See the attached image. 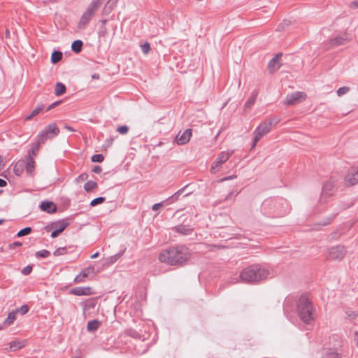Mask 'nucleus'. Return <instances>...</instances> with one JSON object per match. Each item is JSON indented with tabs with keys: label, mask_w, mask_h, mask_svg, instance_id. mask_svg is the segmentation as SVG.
Listing matches in <instances>:
<instances>
[{
	"label": "nucleus",
	"mask_w": 358,
	"mask_h": 358,
	"mask_svg": "<svg viewBox=\"0 0 358 358\" xmlns=\"http://www.w3.org/2000/svg\"><path fill=\"white\" fill-rule=\"evenodd\" d=\"M191 250L185 245L170 246L162 250L159 255V260L169 266L181 267L187 264L192 257Z\"/></svg>",
	"instance_id": "f257e3e1"
},
{
	"label": "nucleus",
	"mask_w": 358,
	"mask_h": 358,
	"mask_svg": "<svg viewBox=\"0 0 358 358\" xmlns=\"http://www.w3.org/2000/svg\"><path fill=\"white\" fill-rule=\"evenodd\" d=\"M269 270L259 264L249 266L242 270L240 278L247 283H258L268 278Z\"/></svg>",
	"instance_id": "f03ea898"
},
{
	"label": "nucleus",
	"mask_w": 358,
	"mask_h": 358,
	"mask_svg": "<svg viewBox=\"0 0 358 358\" xmlns=\"http://www.w3.org/2000/svg\"><path fill=\"white\" fill-rule=\"evenodd\" d=\"M285 201L282 198H268L262 204V210L265 214L272 217H282L285 215Z\"/></svg>",
	"instance_id": "7ed1b4c3"
},
{
	"label": "nucleus",
	"mask_w": 358,
	"mask_h": 358,
	"mask_svg": "<svg viewBox=\"0 0 358 358\" xmlns=\"http://www.w3.org/2000/svg\"><path fill=\"white\" fill-rule=\"evenodd\" d=\"M103 1V0H92L91 1L78 22L77 28L79 30H83L87 27L96 11L102 5Z\"/></svg>",
	"instance_id": "20e7f679"
},
{
	"label": "nucleus",
	"mask_w": 358,
	"mask_h": 358,
	"mask_svg": "<svg viewBox=\"0 0 358 358\" xmlns=\"http://www.w3.org/2000/svg\"><path fill=\"white\" fill-rule=\"evenodd\" d=\"M279 122L278 119H267L260 124L254 131V139L252 148H255L257 142L266 134H268L273 127Z\"/></svg>",
	"instance_id": "39448f33"
},
{
	"label": "nucleus",
	"mask_w": 358,
	"mask_h": 358,
	"mask_svg": "<svg viewBox=\"0 0 358 358\" xmlns=\"http://www.w3.org/2000/svg\"><path fill=\"white\" fill-rule=\"evenodd\" d=\"M298 313L310 314L315 313V307L306 294H301L296 302Z\"/></svg>",
	"instance_id": "423d86ee"
},
{
	"label": "nucleus",
	"mask_w": 358,
	"mask_h": 358,
	"mask_svg": "<svg viewBox=\"0 0 358 358\" xmlns=\"http://www.w3.org/2000/svg\"><path fill=\"white\" fill-rule=\"evenodd\" d=\"M59 133V129L55 123L50 124L41 131L37 136V143L43 145L48 138H52Z\"/></svg>",
	"instance_id": "0eeeda50"
},
{
	"label": "nucleus",
	"mask_w": 358,
	"mask_h": 358,
	"mask_svg": "<svg viewBox=\"0 0 358 358\" xmlns=\"http://www.w3.org/2000/svg\"><path fill=\"white\" fill-rule=\"evenodd\" d=\"M336 180L331 178L322 186L320 201L322 203H327L336 192Z\"/></svg>",
	"instance_id": "6e6552de"
},
{
	"label": "nucleus",
	"mask_w": 358,
	"mask_h": 358,
	"mask_svg": "<svg viewBox=\"0 0 358 358\" xmlns=\"http://www.w3.org/2000/svg\"><path fill=\"white\" fill-rule=\"evenodd\" d=\"M347 250L344 245H337L327 250L326 259L328 261L341 262L346 255Z\"/></svg>",
	"instance_id": "1a4fd4ad"
},
{
	"label": "nucleus",
	"mask_w": 358,
	"mask_h": 358,
	"mask_svg": "<svg viewBox=\"0 0 358 358\" xmlns=\"http://www.w3.org/2000/svg\"><path fill=\"white\" fill-rule=\"evenodd\" d=\"M289 320L292 321L295 320L299 327L304 326H309L312 324L315 317L313 315H291Z\"/></svg>",
	"instance_id": "9d476101"
},
{
	"label": "nucleus",
	"mask_w": 358,
	"mask_h": 358,
	"mask_svg": "<svg viewBox=\"0 0 358 358\" xmlns=\"http://www.w3.org/2000/svg\"><path fill=\"white\" fill-rule=\"evenodd\" d=\"M346 186L351 187L358 183V167L350 168L344 178Z\"/></svg>",
	"instance_id": "9b49d317"
},
{
	"label": "nucleus",
	"mask_w": 358,
	"mask_h": 358,
	"mask_svg": "<svg viewBox=\"0 0 358 358\" xmlns=\"http://www.w3.org/2000/svg\"><path fill=\"white\" fill-rule=\"evenodd\" d=\"M306 94L302 92H296L290 94H287L286 99L284 101V103L287 106H291L299 102L302 100H305Z\"/></svg>",
	"instance_id": "f8f14e48"
},
{
	"label": "nucleus",
	"mask_w": 358,
	"mask_h": 358,
	"mask_svg": "<svg viewBox=\"0 0 358 358\" xmlns=\"http://www.w3.org/2000/svg\"><path fill=\"white\" fill-rule=\"evenodd\" d=\"M231 155V152H221L217 156L215 161L213 162L211 167V171L213 173H216L220 169V167L222 166V164H223L229 159Z\"/></svg>",
	"instance_id": "ddd939ff"
},
{
	"label": "nucleus",
	"mask_w": 358,
	"mask_h": 358,
	"mask_svg": "<svg viewBox=\"0 0 358 358\" xmlns=\"http://www.w3.org/2000/svg\"><path fill=\"white\" fill-rule=\"evenodd\" d=\"M350 41V38L347 33L341 34L334 38H331L329 42L330 48H336L339 45H345Z\"/></svg>",
	"instance_id": "4468645a"
},
{
	"label": "nucleus",
	"mask_w": 358,
	"mask_h": 358,
	"mask_svg": "<svg viewBox=\"0 0 358 358\" xmlns=\"http://www.w3.org/2000/svg\"><path fill=\"white\" fill-rule=\"evenodd\" d=\"M282 53H278L275 55L274 57H273L268 64V69L269 71V73L273 74L275 71L278 70L281 66L282 64L280 63V60L282 58Z\"/></svg>",
	"instance_id": "2eb2a0df"
},
{
	"label": "nucleus",
	"mask_w": 358,
	"mask_h": 358,
	"mask_svg": "<svg viewBox=\"0 0 358 358\" xmlns=\"http://www.w3.org/2000/svg\"><path fill=\"white\" fill-rule=\"evenodd\" d=\"M69 293L76 296H89L95 294L91 287H76L71 288Z\"/></svg>",
	"instance_id": "dca6fc26"
},
{
	"label": "nucleus",
	"mask_w": 358,
	"mask_h": 358,
	"mask_svg": "<svg viewBox=\"0 0 358 358\" xmlns=\"http://www.w3.org/2000/svg\"><path fill=\"white\" fill-rule=\"evenodd\" d=\"M69 225V223L64 220H61L52 224V228H55L52 233L50 236L52 238H56L59 234H61Z\"/></svg>",
	"instance_id": "f3484780"
},
{
	"label": "nucleus",
	"mask_w": 358,
	"mask_h": 358,
	"mask_svg": "<svg viewBox=\"0 0 358 358\" xmlns=\"http://www.w3.org/2000/svg\"><path fill=\"white\" fill-rule=\"evenodd\" d=\"M192 129H187L186 130L184 131V132L182 134L179 133L176 136L175 141L178 145H185L189 141L190 138L192 136Z\"/></svg>",
	"instance_id": "a211bd4d"
},
{
	"label": "nucleus",
	"mask_w": 358,
	"mask_h": 358,
	"mask_svg": "<svg viewBox=\"0 0 358 358\" xmlns=\"http://www.w3.org/2000/svg\"><path fill=\"white\" fill-rule=\"evenodd\" d=\"M16 320V315H0V330L12 324Z\"/></svg>",
	"instance_id": "6ab92c4d"
},
{
	"label": "nucleus",
	"mask_w": 358,
	"mask_h": 358,
	"mask_svg": "<svg viewBox=\"0 0 358 358\" xmlns=\"http://www.w3.org/2000/svg\"><path fill=\"white\" fill-rule=\"evenodd\" d=\"M41 209L48 213H53L57 211V207L55 203L49 201H43L40 204Z\"/></svg>",
	"instance_id": "aec40b11"
},
{
	"label": "nucleus",
	"mask_w": 358,
	"mask_h": 358,
	"mask_svg": "<svg viewBox=\"0 0 358 358\" xmlns=\"http://www.w3.org/2000/svg\"><path fill=\"white\" fill-rule=\"evenodd\" d=\"M174 230L185 236L191 235L194 231V228L189 224H178L174 227Z\"/></svg>",
	"instance_id": "412c9836"
},
{
	"label": "nucleus",
	"mask_w": 358,
	"mask_h": 358,
	"mask_svg": "<svg viewBox=\"0 0 358 358\" xmlns=\"http://www.w3.org/2000/svg\"><path fill=\"white\" fill-rule=\"evenodd\" d=\"M9 350L10 351H17L22 348H23L27 345V341L25 340H15L10 343H9Z\"/></svg>",
	"instance_id": "4be33fe9"
},
{
	"label": "nucleus",
	"mask_w": 358,
	"mask_h": 358,
	"mask_svg": "<svg viewBox=\"0 0 358 358\" xmlns=\"http://www.w3.org/2000/svg\"><path fill=\"white\" fill-rule=\"evenodd\" d=\"M118 1L108 0L102 10V13L106 15L110 14L117 6Z\"/></svg>",
	"instance_id": "5701e85b"
},
{
	"label": "nucleus",
	"mask_w": 358,
	"mask_h": 358,
	"mask_svg": "<svg viewBox=\"0 0 358 358\" xmlns=\"http://www.w3.org/2000/svg\"><path fill=\"white\" fill-rule=\"evenodd\" d=\"M25 159H26L25 170L27 173L31 174L34 171V164H35L34 158H32L31 157H29V158H25Z\"/></svg>",
	"instance_id": "b1692460"
},
{
	"label": "nucleus",
	"mask_w": 358,
	"mask_h": 358,
	"mask_svg": "<svg viewBox=\"0 0 358 358\" xmlns=\"http://www.w3.org/2000/svg\"><path fill=\"white\" fill-rule=\"evenodd\" d=\"M40 144L37 142L35 143H32L31 145L30 150L28 151L25 158H29V157H31L34 158L38 152Z\"/></svg>",
	"instance_id": "393cba45"
},
{
	"label": "nucleus",
	"mask_w": 358,
	"mask_h": 358,
	"mask_svg": "<svg viewBox=\"0 0 358 358\" xmlns=\"http://www.w3.org/2000/svg\"><path fill=\"white\" fill-rule=\"evenodd\" d=\"M24 166V162L23 160L17 162L13 166V171L15 174L20 176L23 172Z\"/></svg>",
	"instance_id": "a878e982"
},
{
	"label": "nucleus",
	"mask_w": 358,
	"mask_h": 358,
	"mask_svg": "<svg viewBox=\"0 0 358 358\" xmlns=\"http://www.w3.org/2000/svg\"><path fill=\"white\" fill-rule=\"evenodd\" d=\"M66 87L62 83L58 82L55 84V94L56 96H61L66 92Z\"/></svg>",
	"instance_id": "bb28decb"
},
{
	"label": "nucleus",
	"mask_w": 358,
	"mask_h": 358,
	"mask_svg": "<svg viewBox=\"0 0 358 358\" xmlns=\"http://www.w3.org/2000/svg\"><path fill=\"white\" fill-rule=\"evenodd\" d=\"M258 95V92L255 90L252 93L251 97L245 103V110L250 109L255 103Z\"/></svg>",
	"instance_id": "cd10ccee"
},
{
	"label": "nucleus",
	"mask_w": 358,
	"mask_h": 358,
	"mask_svg": "<svg viewBox=\"0 0 358 358\" xmlns=\"http://www.w3.org/2000/svg\"><path fill=\"white\" fill-rule=\"evenodd\" d=\"M83 43L81 40H76L71 44V50L76 53H79L82 50Z\"/></svg>",
	"instance_id": "c85d7f7f"
},
{
	"label": "nucleus",
	"mask_w": 358,
	"mask_h": 358,
	"mask_svg": "<svg viewBox=\"0 0 358 358\" xmlns=\"http://www.w3.org/2000/svg\"><path fill=\"white\" fill-rule=\"evenodd\" d=\"M43 108L44 106L43 104L38 105L29 115L25 117V120H31L34 117L38 115Z\"/></svg>",
	"instance_id": "c756f323"
},
{
	"label": "nucleus",
	"mask_w": 358,
	"mask_h": 358,
	"mask_svg": "<svg viewBox=\"0 0 358 358\" xmlns=\"http://www.w3.org/2000/svg\"><path fill=\"white\" fill-rule=\"evenodd\" d=\"M63 55L60 51L55 50L51 55V62L57 64L62 59Z\"/></svg>",
	"instance_id": "7c9ffc66"
},
{
	"label": "nucleus",
	"mask_w": 358,
	"mask_h": 358,
	"mask_svg": "<svg viewBox=\"0 0 358 358\" xmlns=\"http://www.w3.org/2000/svg\"><path fill=\"white\" fill-rule=\"evenodd\" d=\"M99 325L100 322L96 320L90 321L87 323V330L89 331H94L98 329Z\"/></svg>",
	"instance_id": "2f4dec72"
},
{
	"label": "nucleus",
	"mask_w": 358,
	"mask_h": 358,
	"mask_svg": "<svg viewBox=\"0 0 358 358\" xmlns=\"http://www.w3.org/2000/svg\"><path fill=\"white\" fill-rule=\"evenodd\" d=\"M97 187V183L93 180H88L84 185V189L86 192H90Z\"/></svg>",
	"instance_id": "473e14b6"
},
{
	"label": "nucleus",
	"mask_w": 358,
	"mask_h": 358,
	"mask_svg": "<svg viewBox=\"0 0 358 358\" xmlns=\"http://www.w3.org/2000/svg\"><path fill=\"white\" fill-rule=\"evenodd\" d=\"M322 358H341V357L335 351L326 350L324 352Z\"/></svg>",
	"instance_id": "72a5a7b5"
},
{
	"label": "nucleus",
	"mask_w": 358,
	"mask_h": 358,
	"mask_svg": "<svg viewBox=\"0 0 358 358\" xmlns=\"http://www.w3.org/2000/svg\"><path fill=\"white\" fill-rule=\"evenodd\" d=\"M94 271H95L94 266H90L84 268L80 273H81L82 278H87L89 275H90L92 273H94Z\"/></svg>",
	"instance_id": "f704fd0d"
},
{
	"label": "nucleus",
	"mask_w": 358,
	"mask_h": 358,
	"mask_svg": "<svg viewBox=\"0 0 358 358\" xmlns=\"http://www.w3.org/2000/svg\"><path fill=\"white\" fill-rule=\"evenodd\" d=\"M184 189L185 187L179 189L178 191H177L176 193H174L173 195H171V196H169L168 199H167V201H169V203H173L176 201H178L179 196L182 194V193L184 191Z\"/></svg>",
	"instance_id": "c9c22d12"
},
{
	"label": "nucleus",
	"mask_w": 358,
	"mask_h": 358,
	"mask_svg": "<svg viewBox=\"0 0 358 358\" xmlns=\"http://www.w3.org/2000/svg\"><path fill=\"white\" fill-rule=\"evenodd\" d=\"M29 310L28 305H22L19 308H15L10 310L8 313H27Z\"/></svg>",
	"instance_id": "e433bc0d"
},
{
	"label": "nucleus",
	"mask_w": 358,
	"mask_h": 358,
	"mask_svg": "<svg viewBox=\"0 0 358 358\" xmlns=\"http://www.w3.org/2000/svg\"><path fill=\"white\" fill-rule=\"evenodd\" d=\"M124 251L125 249L115 254V255L110 257V258L108 259V262L110 264L115 263L124 254Z\"/></svg>",
	"instance_id": "4c0bfd02"
},
{
	"label": "nucleus",
	"mask_w": 358,
	"mask_h": 358,
	"mask_svg": "<svg viewBox=\"0 0 358 358\" xmlns=\"http://www.w3.org/2000/svg\"><path fill=\"white\" fill-rule=\"evenodd\" d=\"M238 194V192H234V191H231V192H229V193L226 196V197H225L224 199L221 200V201H220V203H222V202L226 201H227V200H232V201H234V200H235V199H236V196H237Z\"/></svg>",
	"instance_id": "58836bf2"
},
{
	"label": "nucleus",
	"mask_w": 358,
	"mask_h": 358,
	"mask_svg": "<svg viewBox=\"0 0 358 358\" xmlns=\"http://www.w3.org/2000/svg\"><path fill=\"white\" fill-rule=\"evenodd\" d=\"M67 250H68V248L66 247L59 248L53 252V255L54 256L64 255L67 253Z\"/></svg>",
	"instance_id": "ea45409f"
},
{
	"label": "nucleus",
	"mask_w": 358,
	"mask_h": 358,
	"mask_svg": "<svg viewBox=\"0 0 358 358\" xmlns=\"http://www.w3.org/2000/svg\"><path fill=\"white\" fill-rule=\"evenodd\" d=\"M31 232V228L29 227H27L23 228L22 229L20 230L17 232L16 236L17 237H21V236H24L28 235Z\"/></svg>",
	"instance_id": "a19ab883"
},
{
	"label": "nucleus",
	"mask_w": 358,
	"mask_h": 358,
	"mask_svg": "<svg viewBox=\"0 0 358 358\" xmlns=\"http://www.w3.org/2000/svg\"><path fill=\"white\" fill-rule=\"evenodd\" d=\"M50 255V252L49 250H39V251H37L36 252V256L37 257H42V258H46L48 257H49Z\"/></svg>",
	"instance_id": "79ce46f5"
},
{
	"label": "nucleus",
	"mask_w": 358,
	"mask_h": 358,
	"mask_svg": "<svg viewBox=\"0 0 358 358\" xmlns=\"http://www.w3.org/2000/svg\"><path fill=\"white\" fill-rule=\"evenodd\" d=\"M91 160L92 162L101 163L104 160V157L102 154L94 155L92 156Z\"/></svg>",
	"instance_id": "37998d69"
},
{
	"label": "nucleus",
	"mask_w": 358,
	"mask_h": 358,
	"mask_svg": "<svg viewBox=\"0 0 358 358\" xmlns=\"http://www.w3.org/2000/svg\"><path fill=\"white\" fill-rule=\"evenodd\" d=\"M105 200H106V198L105 197H102V196H99V197L95 198V199H94L93 200L91 201L90 206H96L98 204L103 203L105 201Z\"/></svg>",
	"instance_id": "c03bdc74"
},
{
	"label": "nucleus",
	"mask_w": 358,
	"mask_h": 358,
	"mask_svg": "<svg viewBox=\"0 0 358 358\" xmlns=\"http://www.w3.org/2000/svg\"><path fill=\"white\" fill-rule=\"evenodd\" d=\"M294 298L292 296H287L285 300V303H284V308L285 310H286L287 311H289V306H291L292 304V303L294 302Z\"/></svg>",
	"instance_id": "a18cd8bd"
},
{
	"label": "nucleus",
	"mask_w": 358,
	"mask_h": 358,
	"mask_svg": "<svg viewBox=\"0 0 358 358\" xmlns=\"http://www.w3.org/2000/svg\"><path fill=\"white\" fill-rule=\"evenodd\" d=\"M349 91H350V87L345 86V87H341L338 88L336 93H337L338 96H343V95L347 94Z\"/></svg>",
	"instance_id": "49530a36"
},
{
	"label": "nucleus",
	"mask_w": 358,
	"mask_h": 358,
	"mask_svg": "<svg viewBox=\"0 0 358 358\" xmlns=\"http://www.w3.org/2000/svg\"><path fill=\"white\" fill-rule=\"evenodd\" d=\"M129 131V127L127 125H123L117 127V131L121 134H126Z\"/></svg>",
	"instance_id": "de8ad7c7"
},
{
	"label": "nucleus",
	"mask_w": 358,
	"mask_h": 358,
	"mask_svg": "<svg viewBox=\"0 0 358 358\" xmlns=\"http://www.w3.org/2000/svg\"><path fill=\"white\" fill-rule=\"evenodd\" d=\"M141 50L144 54H148L150 50V43L148 42H145L143 45H141Z\"/></svg>",
	"instance_id": "09e8293b"
},
{
	"label": "nucleus",
	"mask_w": 358,
	"mask_h": 358,
	"mask_svg": "<svg viewBox=\"0 0 358 358\" xmlns=\"http://www.w3.org/2000/svg\"><path fill=\"white\" fill-rule=\"evenodd\" d=\"M32 266H30V265H28L27 266H25L22 270V273L24 275H29V273H31V271H32Z\"/></svg>",
	"instance_id": "8fccbe9b"
},
{
	"label": "nucleus",
	"mask_w": 358,
	"mask_h": 358,
	"mask_svg": "<svg viewBox=\"0 0 358 358\" xmlns=\"http://www.w3.org/2000/svg\"><path fill=\"white\" fill-rule=\"evenodd\" d=\"M96 301L94 300H90L86 302L85 308L89 310L90 308H94L96 306Z\"/></svg>",
	"instance_id": "3c124183"
},
{
	"label": "nucleus",
	"mask_w": 358,
	"mask_h": 358,
	"mask_svg": "<svg viewBox=\"0 0 358 358\" xmlns=\"http://www.w3.org/2000/svg\"><path fill=\"white\" fill-rule=\"evenodd\" d=\"M62 101H55L54 103H52V104H50L48 108H47V111H49L52 109H53L54 108H55L56 106H59Z\"/></svg>",
	"instance_id": "603ef678"
},
{
	"label": "nucleus",
	"mask_w": 358,
	"mask_h": 358,
	"mask_svg": "<svg viewBox=\"0 0 358 358\" xmlns=\"http://www.w3.org/2000/svg\"><path fill=\"white\" fill-rule=\"evenodd\" d=\"M208 247L210 248V249H209L210 250H213V249L220 250V249H223L225 248V246H224V245H215V244L209 245Z\"/></svg>",
	"instance_id": "864d4df0"
},
{
	"label": "nucleus",
	"mask_w": 358,
	"mask_h": 358,
	"mask_svg": "<svg viewBox=\"0 0 358 358\" xmlns=\"http://www.w3.org/2000/svg\"><path fill=\"white\" fill-rule=\"evenodd\" d=\"M84 278H82L81 273H80L74 278V282H76V283L82 282L84 281Z\"/></svg>",
	"instance_id": "5fc2aeb1"
},
{
	"label": "nucleus",
	"mask_w": 358,
	"mask_h": 358,
	"mask_svg": "<svg viewBox=\"0 0 358 358\" xmlns=\"http://www.w3.org/2000/svg\"><path fill=\"white\" fill-rule=\"evenodd\" d=\"M21 245H22V243L21 242H20V241H15L13 243L9 245V248L12 249L13 248L20 247Z\"/></svg>",
	"instance_id": "6e6d98bb"
},
{
	"label": "nucleus",
	"mask_w": 358,
	"mask_h": 358,
	"mask_svg": "<svg viewBox=\"0 0 358 358\" xmlns=\"http://www.w3.org/2000/svg\"><path fill=\"white\" fill-rule=\"evenodd\" d=\"M102 171V169L100 166H94V168L92 169V171L95 173H100Z\"/></svg>",
	"instance_id": "4d7b16f0"
},
{
	"label": "nucleus",
	"mask_w": 358,
	"mask_h": 358,
	"mask_svg": "<svg viewBox=\"0 0 358 358\" xmlns=\"http://www.w3.org/2000/svg\"><path fill=\"white\" fill-rule=\"evenodd\" d=\"M163 206V203L161 202V203H155L152 206V209L153 210H157L158 209H159L162 206Z\"/></svg>",
	"instance_id": "13d9d810"
},
{
	"label": "nucleus",
	"mask_w": 358,
	"mask_h": 358,
	"mask_svg": "<svg viewBox=\"0 0 358 358\" xmlns=\"http://www.w3.org/2000/svg\"><path fill=\"white\" fill-rule=\"evenodd\" d=\"M332 220H333V217H327L324 222L320 223V225H322V226L328 225L331 223Z\"/></svg>",
	"instance_id": "bf43d9fd"
},
{
	"label": "nucleus",
	"mask_w": 358,
	"mask_h": 358,
	"mask_svg": "<svg viewBox=\"0 0 358 358\" xmlns=\"http://www.w3.org/2000/svg\"><path fill=\"white\" fill-rule=\"evenodd\" d=\"M87 178H88V175L87 173H83L78 176V180H86Z\"/></svg>",
	"instance_id": "052dcab7"
},
{
	"label": "nucleus",
	"mask_w": 358,
	"mask_h": 358,
	"mask_svg": "<svg viewBox=\"0 0 358 358\" xmlns=\"http://www.w3.org/2000/svg\"><path fill=\"white\" fill-rule=\"evenodd\" d=\"M7 185V182L3 179L0 178V187H3Z\"/></svg>",
	"instance_id": "680f3d73"
},
{
	"label": "nucleus",
	"mask_w": 358,
	"mask_h": 358,
	"mask_svg": "<svg viewBox=\"0 0 358 358\" xmlns=\"http://www.w3.org/2000/svg\"><path fill=\"white\" fill-rule=\"evenodd\" d=\"M351 6L353 8H358V1H355L351 3Z\"/></svg>",
	"instance_id": "e2e57ef3"
},
{
	"label": "nucleus",
	"mask_w": 358,
	"mask_h": 358,
	"mask_svg": "<svg viewBox=\"0 0 358 358\" xmlns=\"http://www.w3.org/2000/svg\"><path fill=\"white\" fill-rule=\"evenodd\" d=\"M64 128H65L66 130L69 131H75V130H74V129H73V127H70V126H69V125H67V124H66V125L64 126Z\"/></svg>",
	"instance_id": "0e129e2a"
},
{
	"label": "nucleus",
	"mask_w": 358,
	"mask_h": 358,
	"mask_svg": "<svg viewBox=\"0 0 358 358\" xmlns=\"http://www.w3.org/2000/svg\"><path fill=\"white\" fill-rule=\"evenodd\" d=\"M106 142H107V146H110V145H112V143L113 142V138H108L106 140Z\"/></svg>",
	"instance_id": "69168bd1"
},
{
	"label": "nucleus",
	"mask_w": 358,
	"mask_h": 358,
	"mask_svg": "<svg viewBox=\"0 0 358 358\" xmlns=\"http://www.w3.org/2000/svg\"><path fill=\"white\" fill-rule=\"evenodd\" d=\"M76 352L78 353V355L73 356L71 358H80L81 352L80 350H78Z\"/></svg>",
	"instance_id": "338daca9"
},
{
	"label": "nucleus",
	"mask_w": 358,
	"mask_h": 358,
	"mask_svg": "<svg viewBox=\"0 0 358 358\" xmlns=\"http://www.w3.org/2000/svg\"><path fill=\"white\" fill-rule=\"evenodd\" d=\"M92 78L93 79H99V75L97 74V73H94V75H92Z\"/></svg>",
	"instance_id": "774afa93"
}]
</instances>
